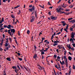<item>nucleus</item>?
Returning <instances> with one entry per match:
<instances>
[{"instance_id": "1", "label": "nucleus", "mask_w": 75, "mask_h": 75, "mask_svg": "<svg viewBox=\"0 0 75 75\" xmlns=\"http://www.w3.org/2000/svg\"><path fill=\"white\" fill-rule=\"evenodd\" d=\"M56 10L57 11V13H60L61 11H64V9L61 7H60V8H57L56 9Z\"/></svg>"}, {"instance_id": "2", "label": "nucleus", "mask_w": 75, "mask_h": 75, "mask_svg": "<svg viewBox=\"0 0 75 75\" xmlns=\"http://www.w3.org/2000/svg\"><path fill=\"white\" fill-rule=\"evenodd\" d=\"M8 26H7L6 25H4V28H7L8 29H11V25H8Z\"/></svg>"}, {"instance_id": "3", "label": "nucleus", "mask_w": 75, "mask_h": 75, "mask_svg": "<svg viewBox=\"0 0 75 75\" xmlns=\"http://www.w3.org/2000/svg\"><path fill=\"white\" fill-rule=\"evenodd\" d=\"M50 18L52 20H57V17H54L52 16L50 17Z\"/></svg>"}, {"instance_id": "4", "label": "nucleus", "mask_w": 75, "mask_h": 75, "mask_svg": "<svg viewBox=\"0 0 75 75\" xmlns=\"http://www.w3.org/2000/svg\"><path fill=\"white\" fill-rule=\"evenodd\" d=\"M35 20V17L34 16H32V19L30 20L31 23H32V22H33V21H34Z\"/></svg>"}, {"instance_id": "5", "label": "nucleus", "mask_w": 75, "mask_h": 75, "mask_svg": "<svg viewBox=\"0 0 75 75\" xmlns=\"http://www.w3.org/2000/svg\"><path fill=\"white\" fill-rule=\"evenodd\" d=\"M5 47H10V44L8 43H5Z\"/></svg>"}, {"instance_id": "6", "label": "nucleus", "mask_w": 75, "mask_h": 75, "mask_svg": "<svg viewBox=\"0 0 75 75\" xmlns=\"http://www.w3.org/2000/svg\"><path fill=\"white\" fill-rule=\"evenodd\" d=\"M39 67H40V68H39V69L40 70V71L42 70V69H43V70H44V72H45V71L44 70V67H42L40 66V65H39Z\"/></svg>"}, {"instance_id": "7", "label": "nucleus", "mask_w": 75, "mask_h": 75, "mask_svg": "<svg viewBox=\"0 0 75 75\" xmlns=\"http://www.w3.org/2000/svg\"><path fill=\"white\" fill-rule=\"evenodd\" d=\"M61 23H62V24H63V26H65V25H67V24H66V22L64 21H62Z\"/></svg>"}, {"instance_id": "8", "label": "nucleus", "mask_w": 75, "mask_h": 75, "mask_svg": "<svg viewBox=\"0 0 75 75\" xmlns=\"http://www.w3.org/2000/svg\"><path fill=\"white\" fill-rule=\"evenodd\" d=\"M61 7H62L63 8H66L67 6L64 5V3H63L62 5H60Z\"/></svg>"}, {"instance_id": "9", "label": "nucleus", "mask_w": 75, "mask_h": 75, "mask_svg": "<svg viewBox=\"0 0 75 75\" xmlns=\"http://www.w3.org/2000/svg\"><path fill=\"white\" fill-rule=\"evenodd\" d=\"M11 33H13V34H14V33H15V32L16 31V30H15V29H13L11 30Z\"/></svg>"}, {"instance_id": "10", "label": "nucleus", "mask_w": 75, "mask_h": 75, "mask_svg": "<svg viewBox=\"0 0 75 75\" xmlns=\"http://www.w3.org/2000/svg\"><path fill=\"white\" fill-rule=\"evenodd\" d=\"M72 34L71 35V38H72L73 39H74V37H75L74 35H75V34L74 33H73V32H72Z\"/></svg>"}, {"instance_id": "11", "label": "nucleus", "mask_w": 75, "mask_h": 75, "mask_svg": "<svg viewBox=\"0 0 75 75\" xmlns=\"http://www.w3.org/2000/svg\"><path fill=\"white\" fill-rule=\"evenodd\" d=\"M69 22V23H72V24H73V23H75V20H74L72 21H70Z\"/></svg>"}, {"instance_id": "12", "label": "nucleus", "mask_w": 75, "mask_h": 75, "mask_svg": "<svg viewBox=\"0 0 75 75\" xmlns=\"http://www.w3.org/2000/svg\"><path fill=\"white\" fill-rule=\"evenodd\" d=\"M11 31V30L9 29L8 30V34H9L10 35H11V32H10Z\"/></svg>"}, {"instance_id": "13", "label": "nucleus", "mask_w": 75, "mask_h": 75, "mask_svg": "<svg viewBox=\"0 0 75 75\" xmlns=\"http://www.w3.org/2000/svg\"><path fill=\"white\" fill-rule=\"evenodd\" d=\"M47 44H48L50 43V42H48V40H46L44 41Z\"/></svg>"}, {"instance_id": "14", "label": "nucleus", "mask_w": 75, "mask_h": 75, "mask_svg": "<svg viewBox=\"0 0 75 75\" xmlns=\"http://www.w3.org/2000/svg\"><path fill=\"white\" fill-rule=\"evenodd\" d=\"M65 63H66V64H68V59H66L64 61Z\"/></svg>"}, {"instance_id": "15", "label": "nucleus", "mask_w": 75, "mask_h": 75, "mask_svg": "<svg viewBox=\"0 0 75 75\" xmlns=\"http://www.w3.org/2000/svg\"><path fill=\"white\" fill-rule=\"evenodd\" d=\"M68 58L69 60L70 61H71V60H72V58L70 56H69Z\"/></svg>"}, {"instance_id": "16", "label": "nucleus", "mask_w": 75, "mask_h": 75, "mask_svg": "<svg viewBox=\"0 0 75 75\" xmlns=\"http://www.w3.org/2000/svg\"><path fill=\"white\" fill-rule=\"evenodd\" d=\"M68 48L69 49V50H70V49H71V50H73V51H74V47H69Z\"/></svg>"}, {"instance_id": "17", "label": "nucleus", "mask_w": 75, "mask_h": 75, "mask_svg": "<svg viewBox=\"0 0 75 75\" xmlns=\"http://www.w3.org/2000/svg\"><path fill=\"white\" fill-rule=\"evenodd\" d=\"M37 54H35V55L33 56L34 58L35 59L36 58H37Z\"/></svg>"}, {"instance_id": "18", "label": "nucleus", "mask_w": 75, "mask_h": 75, "mask_svg": "<svg viewBox=\"0 0 75 75\" xmlns=\"http://www.w3.org/2000/svg\"><path fill=\"white\" fill-rule=\"evenodd\" d=\"M59 43V41H58V40H57L56 41H54V43Z\"/></svg>"}, {"instance_id": "19", "label": "nucleus", "mask_w": 75, "mask_h": 75, "mask_svg": "<svg viewBox=\"0 0 75 75\" xmlns=\"http://www.w3.org/2000/svg\"><path fill=\"white\" fill-rule=\"evenodd\" d=\"M74 5L71 4L69 6V7L70 8H72V7H73Z\"/></svg>"}, {"instance_id": "20", "label": "nucleus", "mask_w": 75, "mask_h": 75, "mask_svg": "<svg viewBox=\"0 0 75 75\" xmlns=\"http://www.w3.org/2000/svg\"><path fill=\"white\" fill-rule=\"evenodd\" d=\"M62 64H61V65H64V64H65V62H64V61H62Z\"/></svg>"}, {"instance_id": "21", "label": "nucleus", "mask_w": 75, "mask_h": 75, "mask_svg": "<svg viewBox=\"0 0 75 75\" xmlns=\"http://www.w3.org/2000/svg\"><path fill=\"white\" fill-rule=\"evenodd\" d=\"M6 59L8 61H11V59H10V58H7Z\"/></svg>"}, {"instance_id": "22", "label": "nucleus", "mask_w": 75, "mask_h": 75, "mask_svg": "<svg viewBox=\"0 0 75 75\" xmlns=\"http://www.w3.org/2000/svg\"><path fill=\"white\" fill-rule=\"evenodd\" d=\"M11 17H12V18H15V17L14 16V15H11Z\"/></svg>"}, {"instance_id": "23", "label": "nucleus", "mask_w": 75, "mask_h": 75, "mask_svg": "<svg viewBox=\"0 0 75 75\" xmlns=\"http://www.w3.org/2000/svg\"><path fill=\"white\" fill-rule=\"evenodd\" d=\"M54 37V34H53L51 37V40H52L53 39V38Z\"/></svg>"}, {"instance_id": "24", "label": "nucleus", "mask_w": 75, "mask_h": 75, "mask_svg": "<svg viewBox=\"0 0 75 75\" xmlns=\"http://www.w3.org/2000/svg\"><path fill=\"white\" fill-rule=\"evenodd\" d=\"M30 30H28L27 31V33L28 34H30Z\"/></svg>"}, {"instance_id": "25", "label": "nucleus", "mask_w": 75, "mask_h": 75, "mask_svg": "<svg viewBox=\"0 0 75 75\" xmlns=\"http://www.w3.org/2000/svg\"><path fill=\"white\" fill-rule=\"evenodd\" d=\"M31 8L33 10H35V6H33Z\"/></svg>"}, {"instance_id": "26", "label": "nucleus", "mask_w": 75, "mask_h": 75, "mask_svg": "<svg viewBox=\"0 0 75 75\" xmlns=\"http://www.w3.org/2000/svg\"><path fill=\"white\" fill-rule=\"evenodd\" d=\"M57 69H58L60 71H61V70L60 66H59V68H58Z\"/></svg>"}, {"instance_id": "27", "label": "nucleus", "mask_w": 75, "mask_h": 75, "mask_svg": "<svg viewBox=\"0 0 75 75\" xmlns=\"http://www.w3.org/2000/svg\"><path fill=\"white\" fill-rule=\"evenodd\" d=\"M64 59H66V60H67V59H68L66 57V56H64Z\"/></svg>"}, {"instance_id": "28", "label": "nucleus", "mask_w": 75, "mask_h": 75, "mask_svg": "<svg viewBox=\"0 0 75 75\" xmlns=\"http://www.w3.org/2000/svg\"><path fill=\"white\" fill-rule=\"evenodd\" d=\"M21 13V11L20 10L19 11V12L17 13V14H20Z\"/></svg>"}, {"instance_id": "29", "label": "nucleus", "mask_w": 75, "mask_h": 75, "mask_svg": "<svg viewBox=\"0 0 75 75\" xmlns=\"http://www.w3.org/2000/svg\"><path fill=\"white\" fill-rule=\"evenodd\" d=\"M67 26L66 29L68 30V26L69 25L68 24H67L66 25Z\"/></svg>"}, {"instance_id": "30", "label": "nucleus", "mask_w": 75, "mask_h": 75, "mask_svg": "<svg viewBox=\"0 0 75 75\" xmlns=\"http://www.w3.org/2000/svg\"><path fill=\"white\" fill-rule=\"evenodd\" d=\"M12 68L13 69H16L17 67H16V66H13L12 67Z\"/></svg>"}, {"instance_id": "31", "label": "nucleus", "mask_w": 75, "mask_h": 75, "mask_svg": "<svg viewBox=\"0 0 75 75\" xmlns=\"http://www.w3.org/2000/svg\"><path fill=\"white\" fill-rule=\"evenodd\" d=\"M23 67H24V68H25V69H26V71L28 70V69H27V68H26V67H25V66L24 65Z\"/></svg>"}, {"instance_id": "32", "label": "nucleus", "mask_w": 75, "mask_h": 75, "mask_svg": "<svg viewBox=\"0 0 75 75\" xmlns=\"http://www.w3.org/2000/svg\"><path fill=\"white\" fill-rule=\"evenodd\" d=\"M71 70H70L69 73H68V74H69V75H71Z\"/></svg>"}, {"instance_id": "33", "label": "nucleus", "mask_w": 75, "mask_h": 75, "mask_svg": "<svg viewBox=\"0 0 75 75\" xmlns=\"http://www.w3.org/2000/svg\"><path fill=\"white\" fill-rule=\"evenodd\" d=\"M58 44L57 43H54L53 45V46H55V45H57Z\"/></svg>"}, {"instance_id": "34", "label": "nucleus", "mask_w": 75, "mask_h": 75, "mask_svg": "<svg viewBox=\"0 0 75 75\" xmlns=\"http://www.w3.org/2000/svg\"><path fill=\"white\" fill-rule=\"evenodd\" d=\"M73 69H75V65H73Z\"/></svg>"}, {"instance_id": "35", "label": "nucleus", "mask_w": 75, "mask_h": 75, "mask_svg": "<svg viewBox=\"0 0 75 75\" xmlns=\"http://www.w3.org/2000/svg\"><path fill=\"white\" fill-rule=\"evenodd\" d=\"M18 59L19 60H20V61H22L23 60V59L21 58H20L19 57L18 58Z\"/></svg>"}, {"instance_id": "36", "label": "nucleus", "mask_w": 75, "mask_h": 75, "mask_svg": "<svg viewBox=\"0 0 75 75\" xmlns=\"http://www.w3.org/2000/svg\"><path fill=\"white\" fill-rule=\"evenodd\" d=\"M60 13H65V14H66V13H65V12H63L62 11H60Z\"/></svg>"}, {"instance_id": "37", "label": "nucleus", "mask_w": 75, "mask_h": 75, "mask_svg": "<svg viewBox=\"0 0 75 75\" xmlns=\"http://www.w3.org/2000/svg\"><path fill=\"white\" fill-rule=\"evenodd\" d=\"M41 54L42 55L43 54H44V52L42 51L41 52Z\"/></svg>"}, {"instance_id": "38", "label": "nucleus", "mask_w": 75, "mask_h": 75, "mask_svg": "<svg viewBox=\"0 0 75 75\" xmlns=\"http://www.w3.org/2000/svg\"><path fill=\"white\" fill-rule=\"evenodd\" d=\"M19 7V6H17L15 7L14 8H18V7Z\"/></svg>"}, {"instance_id": "39", "label": "nucleus", "mask_w": 75, "mask_h": 75, "mask_svg": "<svg viewBox=\"0 0 75 75\" xmlns=\"http://www.w3.org/2000/svg\"><path fill=\"white\" fill-rule=\"evenodd\" d=\"M4 28H2L0 29V31H1V30H4Z\"/></svg>"}, {"instance_id": "40", "label": "nucleus", "mask_w": 75, "mask_h": 75, "mask_svg": "<svg viewBox=\"0 0 75 75\" xmlns=\"http://www.w3.org/2000/svg\"><path fill=\"white\" fill-rule=\"evenodd\" d=\"M64 30V31H66V32H67V33H68V31H67V29L66 28H65Z\"/></svg>"}, {"instance_id": "41", "label": "nucleus", "mask_w": 75, "mask_h": 75, "mask_svg": "<svg viewBox=\"0 0 75 75\" xmlns=\"http://www.w3.org/2000/svg\"><path fill=\"white\" fill-rule=\"evenodd\" d=\"M3 25V24H0V28H1V27H3V26H2V27H1V26H2Z\"/></svg>"}, {"instance_id": "42", "label": "nucleus", "mask_w": 75, "mask_h": 75, "mask_svg": "<svg viewBox=\"0 0 75 75\" xmlns=\"http://www.w3.org/2000/svg\"><path fill=\"white\" fill-rule=\"evenodd\" d=\"M72 19H73V18H71L68 19V20L70 21V20H72Z\"/></svg>"}, {"instance_id": "43", "label": "nucleus", "mask_w": 75, "mask_h": 75, "mask_svg": "<svg viewBox=\"0 0 75 75\" xmlns=\"http://www.w3.org/2000/svg\"><path fill=\"white\" fill-rule=\"evenodd\" d=\"M71 41H74V40H73V39H72V38H71L70 39V42H71Z\"/></svg>"}, {"instance_id": "44", "label": "nucleus", "mask_w": 75, "mask_h": 75, "mask_svg": "<svg viewBox=\"0 0 75 75\" xmlns=\"http://www.w3.org/2000/svg\"><path fill=\"white\" fill-rule=\"evenodd\" d=\"M35 16L36 17H37V11H35Z\"/></svg>"}, {"instance_id": "45", "label": "nucleus", "mask_w": 75, "mask_h": 75, "mask_svg": "<svg viewBox=\"0 0 75 75\" xmlns=\"http://www.w3.org/2000/svg\"><path fill=\"white\" fill-rule=\"evenodd\" d=\"M29 10L30 11H33V10L31 8L29 9Z\"/></svg>"}, {"instance_id": "46", "label": "nucleus", "mask_w": 75, "mask_h": 75, "mask_svg": "<svg viewBox=\"0 0 75 75\" xmlns=\"http://www.w3.org/2000/svg\"><path fill=\"white\" fill-rule=\"evenodd\" d=\"M61 33V32H59V33L57 34L56 35H59V34H60Z\"/></svg>"}, {"instance_id": "47", "label": "nucleus", "mask_w": 75, "mask_h": 75, "mask_svg": "<svg viewBox=\"0 0 75 75\" xmlns=\"http://www.w3.org/2000/svg\"><path fill=\"white\" fill-rule=\"evenodd\" d=\"M55 68H58V66H57V65L55 64Z\"/></svg>"}, {"instance_id": "48", "label": "nucleus", "mask_w": 75, "mask_h": 75, "mask_svg": "<svg viewBox=\"0 0 75 75\" xmlns=\"http://www.w3.org/2000/svg\"><path fill=\"white\" fill-rule=\"evenodd\" d=\"M48 14L49 15L51 16V12H49L48 13Z\"/></svg>"}, {"instance_id": "49", "label": "nucleus", "mask_w": 75, "mask_h": 75, "mask_svg": "<svg viewBox=\"0 0 75 75\" xmlns=\"http://www.w3.org/2000/svg\"><path fill=\"white\" fill-rule=\"evenodd\" d=\"M6 43H8V40H6Z\"/></svg>"}, {"instance_id": "50", "label": "nucleus", "mask_w": 75, "mask_h": 75, "mask_svg": "<svg viewBox=\"0 0 75 75\" xmlns=\"http://www.w3.org/2000/svg\"><path fill=\"white\" fill-rule=\"evenodd\" d=\"M72 45L74 47H75V43H73L72 44Z\"/></svg>"}, {"instance_id": "51", "label": "nucleus", "mask_w": 75, "mask_h": 75, "mask_svg": "<svg viewBox=\"0 0 75 75\" xmlns=\"http://www.w3.org/2000/svg\"><path fill=\"white\" fill-rule=\"evenodd\" d=\"M32 7H33V5H30L29 6V7H30V8H31Z\"/></svg>"}, {"instance_id": "52", "label": "nucleus", "mask_w": 75, "mask_h": 75, "mask_svg": "<svg viewBox=\"0 0 75 75\" xmlns=\"http://www.w3.org/2000/svg\"><path fill=\"white\" fill-rule=\"evenodd\" d=\"M60 58H61V57H59V56H57V59H60Z\"/></svg>"}, {"instance_id": "53", "label": "nucleus", "mask_w": 75, "mask_h": 75, "mask_svg": "<svg viewBox=\"0 0 75 75\" xmlns=\"http://www.w3.org/2000/svg\"><path fill=\"white\" fill-rule=\"evenodd\" d=\"M17 54H18V56H20V55H21V54H20V53H17Z\"/></svg>"}, {"instance_id": "54", "label": "nucleus", "mask_w": 75, "mask_h": 75, "mask_svg": "<svg viewBox=\"0 0 75 75\" xmlns=\"http://www.w3.org/2000/svg\"><path fill=\"white\" fill-rule=\"evenodd\" d=\"M3 49H2L1 48H0V51H3Z\"/></svg>"}, {"instance_id": "55", "label": "nucleus", "mask_w": 75, "mask_h": 75, "mask_svg": "<svg viewBox=\"0 0 75 75\" xmlns=\"http://www.w3.org/2000/svg\"><path fill=\"white\" fill-rule=\"evenodd\" d=\"M70 30V31H72V30H73V28H71Z\"/></svg>"}, {"instance_id": "56", "label": "nucleus", "mask_w": 75, "mask_h": 75, "mask_svg": "<svg viewBox=\"0 0 75 75\" xmlns=\"http://www.w3.org/2000/svg\"><path fill=\"white\" fill-rule=\"evenodd\" d=\"M57 65H58L59 67H60V65L59 64V63L57 62Z\"/></svg>"}, {"instance_id": "57", "label": "nucleus", "mask_w": 75, "mask_h": 75, "mask_svg": "<svg viewBox=\"0 0 75 75\" xmlns=\"http://www.w3.org/2000/svg\"><path fill=\"white\" fill-rule=\"evenodd\" d=\"M42 31H41V32H40L39 34V35H40L41 34H42Z\"/></svg>"}, {"instance_id": "58", "label": "nucleus", "mask_w": 75, "mask_h": 75, "mask_svg": "<svg viewBox=\"0 0 75 75\" xmlns=\"http://www.w3.org/2000/svg\"><path fill=\"white\" fill-rule=\"evenodd\" d=\"M70 11V10L69 9L66 10V11Z\"/></svg>"}, {"instance_id": "59", "label": "nucleus", "mask_w": 75, "mask_h": 75, "mask_svg": "<svg viewBox=\"0 0 75 75\" xmlns=\"http://www.w3.org/2000/svg\"><path fill=\"white\" fill-rule=\"evenodd\" d=\"M68 45H67V47H71V46H70V44H69Z\"/></svg>"}, {"instance_id": "60", "label": "nucleus", "mask_w": 75, "mask_h": 75, "mask_svg": "<svg viewBox=\"0 0 75 75\" xmlns=\"http://www.w3.org/2000/svg\"><path fill=\"white\" fill-rule=\"evenodd\" d=\"M9 40L10 41H11V38H9Z\"/></svg>"}, {"instance_id": "61", "label": "nucleus", "mask_w": 75, "mask_h": 75, "mask_svg": "<svg viewBox=\"0 0 75 75\" xmlns=\"http://www.w3.org/2000/svg\"><path fill=\"white\" fill-rule=\"evenodd\" d=\"M54 58H57V56H56V54H55L54 55Z\"/></svg>"}, {"instance_id": "62", "label": "nucleus", "mask_w": 75, "mask_h": 75, "mask_svg": "<svg viewBox=\"0 0 75 75\" xmlns=\"http://www.w3.org/2000/svg\"><path fill=\"white\" fill-rule=\"evenodd\" d=\"M69 54L71 55H72V53L70 52H69Z\"/></svg>"}, {"instance_id": "63", "label": "nucleus", "mask_w": 75, "mask_h": 75, "mask_svg": "<svg viewBox=\"0 0 75 75\" xmlns=\"http://www.w3.org/2000/svg\"><path fill=\"white\" fill-rule=\"evenodd\" d=\"M56 51L57 52H59V50L58 49H57L56 50Z\"/></svg>"}, {"instance_id": "64", "label": "nucleus", "mask_w": 75, "mask_h": 75, "mask_svg": "<svg viewBox=\"0 0 75 75\" xmlns=\"http://www.w3.org/2000/svg\"><path fill=\"white\" fill-rule=\"evenodd\" d=\"M72 27H73L74 28H75V24H74V25L72 26Z\"/></svg>"}]
</instances>
